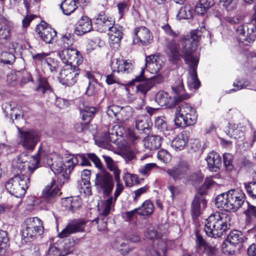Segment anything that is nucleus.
I'll use <instances>...</instances> for the list:
<instances>
[{"label": "nucleus", "instance_id": "2eb2a0df", "mask_svg": "<svg viewBox=\"0 0 256 256\" xmlns=\"http://www.w3.org/2000/svg\"><path fill=\"white\" fill-rule=\"evenodd\" d=\"M94 184L98 191L106 196L111 193L114 186L112 176L105 171L96 174Z\"/></svg>", "mask_w": 256, "mask_h": 256}, {"label": "nucleus", "instance_id": "774afa93", "mask_svg": "<svg viewBox=\"0 0 256 256\" xmlns=\"http://www.w3.org/2000/svg\"><path fill=\"white\" fill-rule=\"evenodd\" d=\"M122 109V108L121 106L116 105H112L108 108L107 114L110 116H116V114L119 113Z\"/></svg>", "mask_w": 256, "mask_h": 256}, {"label": "nucleus", "instance_id": "2f4dec72", "mask_svg": "<svg viewBox=\"0 0 256 256\" xmlns=\"http://www.w3.org/2000/svg\"><path fill=\"white\" fill-rule=\"evenodd\" d=\"M97 108L94 106L82 104L80 107V114L82 120L86 122H89L94 117Z\"/></svg>", "mask_w": 256, "mask_h": 256}, {"label": "nucleus", "instance_id": "0eeeda50", "mask_svg": "<svg viewBox=\"0 0 256 256\" xmlns=\"http://www.w3.org/2000/svg\"><path fill=\"white\" fill-rule=\"evenodd\" d=\"M175 115L174 121L178 127L192 126L197 121L198 114L196 108L187 103H182L179 106L176 108Z\"/></svg>", "mask_w": 256, "mask_h": 256}, {"label": "nucleus", "instance_id": "1a4fd4ad", "mask_svg": "<svg viewBox=\"0 0 256 256\" xmlns=\"http://www.w3.org/2000/svg\"><path fill=\"white\" fill-rule=\"evenodd\" d=\"M124 134V127L116 124L108 128V132L102 134L98 139H96V143L100 147L109 148L112 143L118 144L119 142L122 140Z\"/></svg>", "mask_w": 256, "mask_h": 256}, {"label": "nucleus", "instance_id": "9b49d317", "mask_svg": "<svg viewBox=\"0 0 256 256\" xmlns=\"http://www.w3.org/2000/svg\"><path fill=\"white\" fill-rule=\"evenodd\" d=\"M112 74L106 76V82L108 85L120 84V79L115 76V73L128 74L133 69V65L126 60L116 59L112 63Z\"/></svg>", "mask_w": 256, "mask_h": 256}, {"label": "nucleus", "instance_id": "49530a36", "mask_svg": "<svg viewBox=\"0 0 256 256\" xmlns=\"http://www.w3.org/2000/svg\"><path fill=\"white\" fill-rule=\"evenodd\" d=\"M123 179L126 185L128 186H132L138 181L136 175L131 174L128 172L125 173L123 176Z\"/></svg>", "mask_w": 256, "mask_h": 256}, {"label": "nucleus", "instance_id": "0e129e2a", "mask_svg": "<svg viewBox=\"0 0 256 256\" xmlns=\"http://www.w3.org/2000/svg\"><path fill=\"white\" fill-rule=\"evenodd\" d=\"M48 53L42 52L32 55V58L35 62L45 63L48 58Z\"/></svg>", "mask_w": 256, "mask_h": 256}, {"label": "nucleus", "instance_id": "4468645a", "mask_svg": "<svg viewBox=\"0 0 256 256\" xmlns=\"http://www.w3.org/2000/svg\"><path fill=\"white\" fill-rule=\"evenodd\" d=\"M190 166L188 162L182 160L166 172L176 182L187 180L189 178Z\"/></svg>", "mask_w": 256, "mask_h": 256}, {"label": "nucleus", "instance_id": "aec40b11", "mask_svg": "<svg viewBox=\"0 0 256 256\" xmlns=\"http://www.w3.org/2000/svg\"><path fill=\"white\" fill-rule=\"evenodd\" d=\"M163 81V77L160 74H157L150 78H148L144 82L136 86V92L146 96L148 92L156 84H160Z\"/></svg>", "mask_w": 256, "mask_h": 256}, {"label": "nucleus", "instance_id": "dca6fc26", "mask_svg": "<svg viewBox=\"0 0 256 256\" xmlns=\"http://www.w3.org/2000/svg\"><path fill=\"white\" fill-rule=\"evenodd\" d=\"M20 144L25 149L34 150L40 140V134L32 130H19Z\"/></svg>", "mask_w": 256, "mask_h": 256}, {"label": "nucleus", "instance_id": "4c0bfd02", "mask_svg": "<svg viewBox=\"0 0 256 256\" xmlns=\"http://www.w3.org/2000/svg\"><path fill=\"white\" fill-rule=\"evenodd\" d=\"M136 128L140 131L148 130L150 128L149 120L144 116H140L136 120Z\"/></svg>", "mask_w": 256, "mask_h": 256}, {"label": "nucleus", "instance_id": "473e14b6", "mask_svg": "<svg viewBox=\"0 0 256 256\" xmlns=\"http://www.w3.org/2000/svg\"><path fill=\"white\" fill-rule=\"evenodd\" d=\"M78 0H64L60 4L64 14L69 15L78 8Z\"/></svg>", "mask_w": 256, "mask_h": 256}, {"label": "nucleus", "instance_id": "37998d69", "mask_svg": "<svg viewBox=\"0 0 256 256\" xmlns=\"http://www.w3.org/2000/svg\"><path fill=\"white\" fill-rule=\"evenodd\" d=\"M248 208L244 212V214L246 215V222L248 223L256 219V206L250 205L248 202H246V204Z\"/></svg>", "mask_w": 256, "mask_h": 256}, {"label": "nucleus", "instance_id": "79ce46f5", "mask_svg": "<svg viewBox=\"0 0 256 256\" xmlns=\"http://www.w3.org/2000/svg\"><path fill=\"white\" fill-rule=\"evenodd\" d=\"M115 202L116 200H114L112 196H110L107 200H105L103 204L104 208L100 214V216H106L108 215L114 206Z\"/></svg>", "mask_w": 256, "mask_h": 256}, {"label": "nucleus", "instance_id": "bf43d9fd", "mask_svg": "<svg viewBox=\"0 0 256 256\" xmlns=\"http://www.w3.org/2000/svg\"><path fill=\"white\" fill-rule=\"evenodd\" d=\"M66 201L70 203V206H67L72 212H74L76 210H78L80 206L81 202L78 198L74 200L72 198H68Z\"/></svg>", "mask_w": 256, "mask_h": 256}, {"label": "nucleus", "instance_id": "6e6552de", "mask_svg": "<svg viewBox=\"0 0 256 256\" xmlns=\"http://www.w3.org/2000/svg\"><path fill=\"white\" fill-rule=\"evenodd\" d=\"M254 13L252 16V20L254 22L245 23L238 26L236 28V34L238 42L245 46L252 43L256 38V4L253 7Z\"/></svg>", "mask_w": 256, "mask_h": 256}, {"label": "nucleus", "instance_id": "c9c22d12", "mask_svg": "<svg viewBox=\"0 0 256 256\" xmlns=\"http://www.w3.org/2000/svg\"><path fill=\"white\" fill-rule=\"evenodd\" d=\"M138 208H140L138 215L144 216L152 214L154 210V207L151 201L146 200L144 202L141 206Z\"/></svg>", "mask_w": 256, "mask_h": 256}, {"label": "nucleus", "instance_id": "4be33fe9", "mask_svg": "<svg viewBox=\"0 0 256 256\" xmlns=\"http://www.w3.org/2000/svg\"><path fill=\"white\" fill-rule=\"evenodd\" d=\"M162 61L155 54L146 58V67L148 71L153 74H157L162 68Z\"/></svg>", "mask_w": 256, "mask_h": 256}, {"label": "nucleus", "instance_id": "680f3d73", "mask_svg": "<svg viewBox=\"0 0 256 256\" xmlns=\"http://www.w3.org/2000/svg\"><path fill=\"white\" fill-rule=\"evenodd\" d=\"M98 92V84L96 83H89L86 91V94L88 96L95 95Z\"/></svg>", "mask_w": 256, "mask_h": 256}, {"label": "nucleus", "instance_id": "864d4df0", "mask_svg": "<svg viewBox=\"0 0 256 256\" xmlns=\"http://www.w3.org/2000/svg\"><path fill=\"white\" fill-rule=\"evenodd\" d=\"M162 28L164 30L166 34L173 38L172 40H175L174 38L180 35V32L178 31H174L168 24L162 26Z\"/></svg>", "mask_w": 256, "mask_h": 256}, {"label": "nucleus", "instance_id": "f257e3e1", "mask_svg": "<svg viewBox=\"0 0 256 256\" xmlns=\"http://www.w3.org/2000/svg\"><path fill=\"white\" fill-rule=\"evenodd\" d=\"M46 152L40 148L36 154L32 156L28 162L26 160L24 154L20 155L13 161L12 167L16 172H20L14 177L10 178L5 184L7 191L16 198H22L26 194L30 184V176L34 170L42 164H46L43 160Z\"/></svg>", "mask_w": 256, "mask_h": 256}, {"label": "nucleus", "instance_id": "7ed1b4c3", "mask_svg": "<svg viewBox=\"0 0 256 256\" xmlns=\"http://www.w3.org/2000/svg\"><path fill=\"white\" fill-rule=\"evenodd\" d=\"M89 160L88 155L86 156L85 154H81L70 156L67 159L62 162L56 154L46 153L43 160L54 173L59 174L65 178L68 177L74 166L78 163L82 166H90Z\"/></svg>", "mask_w": 256, "mask_h": 256}, {"label": "nucleus", "instance_id": "4d7b16f0", "mask_svg": "<svg viewBox=\"0 0 256 256\" xmlns=\"http://www.w3.org/2000/svg\"><path fill=\"white\" fill-rule=\"evenodd\" d=\"M116 184V190L114 193V200H116L117 198L118 197V196L120 195L121 192L123 191L124 189V186L123 184L120 182V177L116 176V178H114Z\"/></svg>", "mask_w": 256, "mask_h": 256}, {"label": "nucleus", "instance_id": "f3484780", "mask_svg": "<svg viewBox=\"0 0 256 256\" xmlns=\"http://www.w3.org/2000/svg\"><path fill=\"white\" fill-rule=\"evenodd\" d=\"M59 56L65 64H76L79 66L83 62V57L75 48H64L59 54Z\"/></svg>", "mask_w": 256, "mask_h": 256}, {"label": "nucleus", "instance_id": "423d86ee", "mask_svg": "<svg viewBox=\"0 0 256 256\" xmlns=\"http://www.w3.org/2000/svg\"><path fill=\"white\" fill-rule=\"evenodd\" d=\"M178 86H172V89L174 95L173 96H169L168 94L164 91L158 92L155 96V100L160 106H166L172 108L178 102L189 98L188 94H185L182 80H178Z\"/></svg>", "mask_w": 256, "mask_h": 256}, {"label": "nucleus", "instance_id": "e2e57ef3", "mask_svg": "<svg viewBox=\"0 0 256 256\" xmlns=\"http://www.w3.org/2000/svg\"><path fill=\"white\" fill-rule=\"evenodd\" d=\"M202 34L200 30L197 29L196 30H192L191 32L190 38L188 37L186 38L191 39L192 42V44H194V46L196 47L197 46L198 42Z\"/></svg>", "mask_w": 256, "mask_h": 256}, {"label": "nucleus", "instance_id": "39448f33", "mask_svg": "<svg viewBox=\"0 0 256 256\" xmlns=\"http://www.w3.org/2000/svg\"><path fill=\"white\" fill-rule=\"evenodd\" d=\"M244 194L239 190H232L217 196L215 200L217 208L226 212H236L244 202Z\"/></svg>", "mask_w": 256, "mask_h": 256}, {"label": "nucleus", "instance_id": "09e8293b", "mask_svg": "<svg viewBox=\"0 0 256 256\" xmlns=\"http://www.w3.org/2000/svg\"><path fill=\"white\" fill-rule=\"evenodd\" d=\"M36 90L44 93L46 91H50L51 88L47 80L44 78H41L39 80V86Z\"/></svg>", "mask_w": 256, "mask_h": 256}, {"label": "nucleus", "instance_id": "a878e982", "mask_svg": "<svg viewBox=\"0 0 256 256\" xmlns=\"http://www.w3.org/2000/svg\"><path fill=\"white\" fill-rule=\"evenodd\" d=\"M108 34L110 43L113 44V47L118 48L120 46V43L122 38L123 33L122 28L119 26H112L109 30Z\"/></svg>", "mask_w": 256, "mask_h": 256}, {"label": "nucleus", "instance_id": "a18cd8bd", "mask_svg": "<svg viewBox=\"0 0 256 256\" xmlns=\"http://www.w3.org/2000/svg\"><path fill=\"white\" fill-rule=\"evenodd\" d=\"M223 160L226 170L228 172H232L234 169L232 164L233 155L230 153H224L223 154Z\"/></svg>", "mask_w": 256, "mask_h": 256}, {"label": "nucleus", "instance_id": "8fccbe9b", "mask_svg": "<svg viewBox=\"0 0 256 256\" xmlns=\"http://www.w3.org/2000/svg\"><path fill=\"white\" fill-rule=\"evenodd\" d=\"M207 256H222V252L216 246L208 245L204 250Z\"/></svg>", "mask_w": 256, "mask_h": 256}, {"label": "nucleus", "instance_id": "bb28decb", "mask_svg": "<svg viewBox=\"0 0 256 256\" xmlns=\"http://www.w3.org/2000/svg\"><path fill=\"white\" fill-rule=\"evenodd\" d=\"M206 160L208 167L211 171L216 172L220 170L222 160L218 153L214 152H210L206 156Z\"/></svg>", "mask_w": 256, "mask_h": 256}, {"label": "nucleus", "instance_id": "72a5a7b5", "mask_svg": "<svg viewBox=\"0 0 256 256\" xmlns=\"http://www.w3.org/2000/svg\"><path fill=\"white\" fill-rule=\"evenodd\" d=\"M214 3V0H199V2L195 8V12L199 15H204Z\"/></svg>", "mask_w": 256, "mask_h": 256}, {"label": "nucleus", "instance_id": "f8f14e48", "mask_svg": "<svg viewBox=\"0 0 256 256\" xmlns=\"http://www.w3.org/2000/svg\"><path fill=\"white\" fill-rule=\"evenodd\" d=\"M80 71L78 65L64 64L60 74V82L68 86L74 85L78 80Z\"/></svg>", "mask_w": 256, "mask_h": 256}, {"label": "nucleus", "instance_id": "c03bdc74", "mask_svg": "<svg viewBox=\"0 0 256 256\" xmlns=\"http://www.w3.org/2000/svg\"><path fill=\"white\" fill-rule=\"evenodd\" d=\"M120 155L124 160L126 163H132L136 158L134 152L130 148H128L122 150Z\"/></svg>", "mask_w": 256, "mask_h": 256}, {"label": "nucleus", "instance_id": "052dcab7", "mask_svg": "<svg viewBox=\"0 0 256 256\" xmlns=\"http://www.w3.org/2000/svg\"><path fill=\"white\" fill-rule=\"evenodd\" d=\"M61 40L66 48H69L73 44L72 36L70 34H66L62 36Z\"/></svg>", "mask_w": 256, "mask_h": 256}, {"label": "nucleus", "instance_id": "338daca9", "mask_svg": "<svg viewBox=\"0 0 256 256\" xmlns=\"http://www.w3.org/2000/svg\"><path fill=\"white\" fill-rule=\"evenodd\" d=\"M157 156L159 160L165 163L168 162L170 158V154L164 150H159Z\"/></svg>", "mask_w": 256, "mask_h": 256}, {"label": "nucleus", "instance_id": "6ab92c4d", "mask_svg": "<svg viewBox=\"0 0 256 256\" xmlns=\"http://www.w3.org/2000/svg\"><path fill=\"white\" fill-rule=\"evenodd\" d=\"M152 40L153 35L146 27L142 26L137 27L134 29V43L146 46L151 44Z\"/></svg>", "mask_w": 256, "mask_h": 256}, {"label": "nucleus", "instance_id": "de8ad7c7", "mask_svg": "<svg viewBox=\"0 0 256 256\" xmlns=\"http://www.w3.org/2000/svg\"><path fill=\"white\" fill-rule=\"evenodd\" d=\"M220 2L228 12L235 10L237 5L236 1L234 0H220Z\"/></svg>", "mask_w": 256, "mask_h": 256}, {"label": "nucleus", "instance_id": "412c9836", "mask_svg": "<svg viewBox=\"0 0 256 256\" xmlns=\"http://www.w3.org/2000/svg\"><path fill=\"white\" fill-rule=\"evenodd\" d=\"M243 242V236L242 234L240 232L236 230H233L227 236L226 242H228V244H226V248H228L230 246H232L234 247L232 250L228 251L226 250L228 252L229 254H233L236 250V246H238L240 247V246L242 242Z\"/></svg>", "mask_w": 256, "mask_h": 256}, {"label": "nucleus", "instance_id": "b1692460", "mask_svg": "<svg viewBox=\"0 0 256 256\" xmlns=\"http://www.w3.org/2000/svg\"><path fill=\"white\" fill-rule=\"evenodd\" d=\"M55 182V180H53L50 185L46 186L42 192L44 198L49 203L53 202L55 198L61 194L59 188L54 186Z\"/></svg>", "mask_w": 256, "mask_h": 256}, {"label": "nucleus", "instance_id": "7c9ffc66", "mask_svg": "<svg viewBox=\"0 0 256 256\" xmlns=\"http://www.w3.org/2000/svg\"><path fill=\"white\" fill-rule=\"evenodd\" d=\"M38 34L41 39L46 44H52L56 40V32L50 28H42Z\"/></svg>", "mask_w": 256, "mask_h": 256}, {"label": "nucleus", "instance_id": "5701e85b", "mask_svg": "<svg viewBox=\"0 0 256 256\" xmlns=\"http://www.w3.org/2000/svg\"><path fill=\"white\" fill-rule=\"evenodd\" d=\"M92 28L90 19L86 16H82L76 24L74 32L76 35L82 36L90 32Z\"/></svg>", "mask_w": 256, "mask_h": 256}, {"label": "nucleus", "instance_id": "58836bf2", "mask_svg": "<svg viewBox=\"0 0 256 256\" xmlns=\"http://www.w3.org/2000/svg\"><path fill=\"white\" fill-rule=\"evenodd\" d=\"M8 234L6 231L0 230V256H4L6 248L8 246Z\"/></svg>", "mask_w": 256, "mask_h": 256}, {"label": "nucleus", "instance_id": "69168bd1", "mask_svg": "<svg viewBox=\"0 0 256 256\" xmlns=\"http://www.w3.org/2000/svg\"><path fill=\"white\" fill-rule=\"evenodd\" d=\"M158 168L157 165L155 163H149L146 164L140 168V172L144 175H146L154 168Z\"/></svg>", "mask_w": 256, "mask_h": 256}, {"label": "nucleus", "instance_id": "c756f323", "mask_svg": "<svg viewBox=\"0 0 256 256\" xmlns=\"http://www.w3.org/2000/svg\"><path fill=\"white\" fill-rule=\"evenodd\" d=\"M95 24L96 26L97 30L100 32H106L109 31L114 25V22L109 20L104 16H100L96 19Z\"/></svg>", "mask_w": 256, "mask_h": 256}, {"label": "nucleus", "instance_id": "e433bc0d", "mask_svg": "<svg viewBox=\"0 0 256 256\" xmlns=\"http://www.w3.org/2000/svg\"><path fill=\"white\" fill-rule=\"evenodd\" d=\"M204 206L206 204L204 200L196 198L192 202L191 208V214L192 218H196L200 214V204Z\"/></svg>", "mask_w": 256, "mask_h": 256}, {"label": "nucleus", "instance_id": "a211bd4d", "mask_svg": "<svg viewBox=\"0 0 256 256\" xmlns=\"http://www.w3.org/2000/svg\"><path fill=\"white\" fill-rule=\"evenodd\" d=\"M86 220L84 219H74L68 224L66 227L58 234V237L64 238L71 234L84 232Z\"/></svg>", "mask_w": 256, "mask_h": 256}, {"label": "nucleus", "instance_id": "6e6d98bb", "mask_svg": "<svg viewBox=\"0 0 256 256\" xmlns=\"http://www.w3.org/2000/svg\"><path fill=\"white\" fill-rule=\"evenodd\" d=\"M154 125L157 128L164 131L167 128V124L164 117L159 116L156 118Z\"/></svg>", "mask_w": 256, "mask_h": 256}, {"label": "nucleus", "instance_id": "9d476101", "mask_svg": "<svg viewBox=\"0 0 256 256\" xmlns=\"http://www.w3.org/2000/svg\"><path fill=\"white\" fill-rule=\"evenodd\" d=\"M44 232L42 221L38 218H26L23 225L22 235L26 241H30L37 234L40 235Z\"/></svg>", "mask_w": 256, "mask_h": 256}, {"label": "nucleus", "instance_id": "a19ab883", "mask_svg": "<svg viewBox=\"0 0 256 256\" xmlns=\"http://www.w3.org/2000/svg\"><path fill=\"white\" fill-rule=\"evenodd\" d=\"M193 14V10L190 6H185L180 10L176 17L179 20L190 19L192 18Z\"/></svg>", "mask_w": 256, "mask_h": 256}, {"label": "nucleus", "instance_id": "c85d7f7f", "mask_svg": "<svg viewBox=\"0 0 256 256\" xmlns=\"http://www.w3.org/2000/svg\"><path fill=\"white\" fill-rule=\"evenodd\" d=\"M161 144L162 138L157 135L148 136L144 140V146L148 150H156L160 146Z\"/></svg>", "mask_w": 256, "mask_h": 256}, {"label": "nucleus", "instance_id": "f03ea898", "mask_svg": "<svg viewBox=\"0 0 256 256\" xmlns=\"http://www.w3.org/2000/svg\"><path fill=\"white\" fill-rule=\"evenodd\" d=\"M178 42L181 46L180 48L176 40H168L165 44L166 54L168 60L173 64H176L182 58L184 59L186 63L189 66L190 82L195 89H198L200 86V82L196 72L199 58L192 55L196 46L191 39L185 36L181 38Z\"/></svg>", "mask_w": 256, "mask_h": 256}, {"label": "nucleus", "instance_id": "13d9d810", "mask_svg": "<svg viewBox=\"0 0 256 256\" xmlns=\"http://www.w3.org/2000/svg\"><path fill=\"white\" fill-rule=\"evenodd\" d=\"M196 248L197 250H201L204 249V250L206 249V247L208 246L209 244H207L206 240L200 235L196 234Z\"/></svg>", "mask_w": 256, "mask_h": 256}, {"label": "nucleus", "instance_id": "393cba45", "mask_svg": "<svg viewBox=\"0 0 256 256\" xmlns=\"http://www.w3.org/2000/svg\"><path fill=\"white\" fill-rule=\"evenodd\" d=\"M188 131L184 130L178 134L171 142L172 148L177 151L183 150L188 142Z\"/></svg>", "mask_w": 256, "mask_h": 256}, {"label": "nucleus", "instance_id": "ddd939ff", "mask_svg": "<svg viewBox=\"0 0 256 256\" xmlns=\"http://www.w3.org/2000/svg\"><path fill=\"white\" fill-rule=\"evenodd\" d=\"M146 238L154 240V248L150 250L146 256H166V245L165 242L158 238V232L153 228H150L146 232Z\"/></svg>", "mask_w": 256, "mask_h": 256}, {"label": "nucleus", "instance_id": "ea45409f", "mask_svg": "<svg viewBox=\"0 0 256 256\" xmlns=\"http://www.w3.org/2000/svg\"><path fill=\"white\" fill-rule=\"evenodd\" d=\"M74 250L73 246L69 248L64 254L60 253L59 249L54 245L50 246L46 256H66Z\"/></svg>", "mask_w": 256, "mask_h": 256}, {"label": "nucleus", "instance_id": "603ef678", "mask_svg": "<svg viewBox=\"0 0 256 256\" xmlns=\"http://www.w3.org/2000/svg\"><path fill=\"white\" fill-rule=\"evenodd\" d=\"M144 72L145 68H141L140 71L135 76L134 78L131 80L130 84H133L135 82H140L146 80L147 79L144 75Z\"/></svg>", "mask_w": 256, "mask_h": 256}, {"label": "nucleus", "instance_id": "3c124183", "mask_svg": "<svg viewBox=\"0 0 256 256\" xmlns=\"http://www.w3.org/2000/svg\"><path fill=\"white\" fill-rule=\"evenodd\" d=\"M14 60V56L8 52H2L0 55V61L4 64H11Z\"/></svg>", "mask_w": 256, "mask_h": 256}, {"label": "nucleus", "instance_id": "5fc2aeb1", "mask_svg": "<svg viewBox=\"0 0 256 256\" xmlns=\"http://www.w3.org/2000/svg\"><path fill=\"white\" fill-rule=\"evenodd\" d=\"M244 186L248 194L253 198L256 199V182L245 184Z\"/></svg>", "mask_w": 256, "mask_h": 256}, {"label": "nucleus", "instance_id": "cd10ccee", "mask_svg": "<svg viewBox=\"0 0 256 256\" xmlns=\"http://www.w3.org/2000/svg\"><path fill=\"white\" fill-rule=\"evenodd\" d=\"M2 108L7 116H10L12 119L14 116L15 119L22 118L23 114L16 106L14 102H6L2 106Z\"/></svg>", "mask_w": 256, "mask_h": 256}, {"label": "nucleus", "instance_id": "f704fd0d", "mask_svg": "<svg viewBox=\"0 0 256 256\" xmlns=\"http://www.w3.org/2000/svg\"><path fill=\"white\" fill-rule=\"evenodd\" d=\"M228 134L231 138L242 140L244 136V134L241 128L236 124H230Z\"/></svg>", "mask_w": 256, "mask_h": 256}, {"label": "nucleus", "instance_id": "20e7f679", "mask_svg": "<svg viewBox=\"0 0 256 256\" xmlns=\"http://www.w3.org/2000/svg\"><path fill=\"white\" fill-rule=\"evenodd\" d=\"M230 220V216L226 213L214 212L206 219L204 230L210 237H220L229 229Z\"/></svg>", "mask_w": 256, "mask_h": 256}]
</instances>
